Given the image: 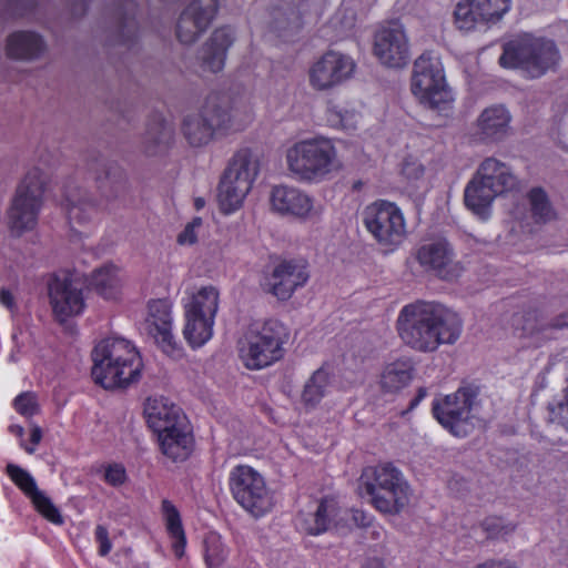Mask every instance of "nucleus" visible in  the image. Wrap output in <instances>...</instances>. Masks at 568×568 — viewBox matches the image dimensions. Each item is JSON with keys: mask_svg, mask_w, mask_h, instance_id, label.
Returning a JSON list of instances; mask_svg holds the SVG:
<instances>
[{"mask_svg": "<svg viewBox=\"0 0 568 568\" xmlns=\"http://www.w3.org/2000/svg\"><path fill=\"white\" fill-rule=\"evenodd\" d=\"M92 378L105 389L126 387L141 375L142 359L135 346L122 337H108L92 352Z\"/></svg>", "mask_w": 568, "mask_h": 568, "instance_id": "f03ea898", "label": "nucleus"}, {"mask_svg": "<svg viewBox=\"0 0 568 568\" xmlns=\"http://www.w3.org/2000/svg\"><path fill=\"white\" fill-rule=\"evenodd\" d=\"M484 529L488 538H504L514 531L515 526L501 518H489L485 520Z\"/></svg>", "mask_w": 568, "mask_h": 568, "instance_id": "49530a36", "label": "nucleus"}, {"mask_svg": "<svg viewBox=\"0 0 568 568\" xmlns=\"http://www.w3.org/2000/svg\"><path fill=\"white\" fill-rule=\"evenodd\" d=\"M407 499H368V503L389 520L408 514Z\"/></svg>", "mask_w": 568, "mask_h": 568, "instance_id": "a19ab883", "label": "nucleus"}, {"mask_svg": "<svg viewBox=\"0 0 568 568\" xmlns=\"http://www.w3.org/2000/svg\"><path fill=\"white\" fill-rule=\"evenodd\" d=\"M511 114L504 104L485 108L476 121V134L484 143L503 141L509 130Z\"/></svg>", "mask_w": 568, "mask_h": 568, "instance_id": "5701e85b", "label": "nucleus"}, {"mask_svg": "<svg viewBox=\"0 0 568 568\" xmlns=\"http://www.w3.org/2000/svg\"><path fill=\"white\" fill-rule=\"evenodd\" d=\"M359 487L364 488L371 497H378V490L388 493L393 497L409 495L408 483L392 463L364 467L359 477Z\"/></svg>", "mask_w": 568, "mask_h": 568, "instance_id": "2eb2a0df", "label": "nucleus"}, {"mask_svg": "<svg viewBox=\"0 0 568 568\" xmlns=\"http://www.w3.org/2000/svg\"><path fill=\"white\" fill-rule=\"evenodd\" d=\"M345 516H351L355 526L366 527L371 524L372 517L361 509H353L352 511H345Z\"/></svg>", "mask_w": 568, "mask_h": 568, "instance_id": "6e6d98bb", "label": "nucleus"}, {"mask_svg": "<svg viewBox=\"0 0 568 568\" xmlns=\"http://www.w3.org/2000/svg\"><path fill=\"white\" fill-rule=\"evenodd\" d=\"M558 59L559 52L554 41L524 33L504 43L499 64L504 69H520L530 78H539Z\"/></svg>", "mask_w": 568, "mask_h": 568, "instance_id": "39448f33", "label": "nucleus"}, {"mask_svg": "<svg viewBox=\"0 0 568 568\" xmlns=\"http://www.w3.org/2000/svg\"><path fill=\"white\" fill-rule=\"evenodd\" d=\"M463 327L457 312L442 303L422 300L403 306L396 321L399 338L419 353H434L442 345H454Z\"/></svg>", "mask_w": 568, "mask_h": 568, "instance_id": "f257e3e1", "label": "nucleus"}, {"mask_svg": "<svg viewBox=\"0 0 568 568\" xmlns=\"http://www.w3.org/2000/svg\"><path fill=\"white\" fill-rule=\"evenodd\" d=\"M513 325L520 331L519 337H537L549 328L568 327V314H562L554 322L547 323L538 310H529L523 315L513 316Z\"/></svg>", "mask_w": 568, "mask_h": 568, "instance_id": "c756f323", "label": "nucleus"}, {"mask_svg": "<svg viewBox=\"0 0 568 568\" xmlns=\"http://www.w3.org/2000/svg\"><path fill=\"white\" fill-rule=\"evenodd\" d=\"M150 135L155 143L168 142L172 136V129L166 125L161 116H158L154 124L149 129Z\"/></svg>", "mask_w": 568, "mask_h": 568, "instance_id": "8fccbe9b", "label": "nucleus"}, {"mask_svg": "<svg viewBox=\"0 0 568 568\" xmlns=\"http://www.w3.org/2000/svg\"><path fill=\"white\" fill-rule=\"evenodd\" d=\"M258 171L260 163L251 149L243 148L233 155L219 183L217 200L223 213H232L242 205Z\"/></svg>", "mask_w": 568, "mask_h": 568, "instance_id": "0eeeda50", "label": "nucleus"}, {"mask_svg": "<svg viewBox=\"0 0 568 568\" xmlns=\"http://www.w3.org/2000/svg\"><path fill=\"white\" fill-rule=\"evenodd\" d=\"M144 329L155 339L166 355L173 358L182 356V347L172 334L171 305L166 300L149 302Z\"/></svg>", "mask_w": 568, "mask_h": 568, "instance_id": "4468645a", "label": "nucleus"}, {"mask_svg": "<svg viewBox=\"0 0 568 568\" xmlns=\"http://www.w3.org/2000/svg\"><path fill=\"white\" fill-rule=\"evenodd\" d=\"M184 338L192 348L203 346L212 336L213 320L203 316L185 314Z\"/></svg>", "mask_w": 568, "mask_h": 568, "instance_id": "f704fd0d", "label": "nucleus"}, {"mask_svg": "<svg viewBox=\"0 0 568 568\" xmlns=\"http://www.w3.org/2000/svg\"><path fill=\"white\" fill-rule=\"evenodd\" d=\"M9 432L11 434H13L14 436L19 437L20 442L23 440L24 428L22 426H20V425H10L9 426Z\"/></svg>", "mask_w": 568, "mask_h": 568, "instance_id": "e2e57ef3", "label": "nucleus"}, {"mask_svg": "<svg viewBox=\"0 0 568 568\" xmlns=\"http://www.w3.org/2000/svg\"><path fill=\"white\" fill-rule=\"evenodd\" d=\"M285 17L284 20H278L277 18L274 21V29L280 32L286 31H297L302 28L303 21L301 16L295 12L293 9L290 10V13H283Z\"/></svg>", "mask_w": 568, "mask_h": 568, "instance_id": "09e8293b", "label": "nucleus"}, {"mask_svg": "<svg viewBox=\"0 0 568 568\" xmlns=\"http://www.w3.org/2000/svg\"><path fill=\"white\" fill-rule=\"evenodd\" d=\"M331 377L323 367L316 369L306 381L301 400L306 410L314 409L324 398Z\"/></svg>", "mask_w": 568, "mask_h": 568, "instance_id": "72a5a7b5", "label": "nucleus"}, {"mask_svg": "<svg viewBox=\"0 0 568 568\" xmlns=\"http://www.w3.org/2000/svg\"><path fill=\"white\" fill-rule=\"evenodd\" d=\"M16 2L18 3H21V4H26L27 2H29L30 0H14Z\"/></svg>", "mask_w": 568, "mask_h": 568, "instance_id": "774afa93", "label": "nucleus"}, {"mask_svg": "<svg viewBox=\"0 0 568 568\" xmlns=\"http://www.w3.org/2000/svg\"><path fill=\"white\" fill-rule=\"evenodd\" d=\"M43 185V173L38 168L30 170L19 184L8 211L9 227L17 235L37 225Z\"/></svg>", "mask_w": 568, "mask_h": 568, "instance_id": "6e6552de", "label": "nucleus"}, {"mask_svg": "<svg viewBox=\"0 0 568 568\" xmlns=\"http://www.w3.org/2000/svg\"><path fill=\"white\" fill-rule=\"evenodd\" d=\"M251 120L239 85H232L227 91L215 90V136L243 131Z\"/></svg>", "mask_w": 568, "mask_h": 568, "instance_id": "f8f14e48", "label": "nucleus"}, {"mask_svg": "<svg viewBox=\"0 0 568 568\" xmlns=\"http://www.w3.org/2000/svg\"><path fill=\"white\" fill-rule=\"evenodd\" d=\"M44 50L41 37L30 31H19L9 36L7 40V55L17 60H32Z\"/></svg>", "mask_w": 568, "mask_h": 568, "instance_id": "7c9ffc66", "label": "nucleus"}, {"mask_svg": "<svg viewBox=\"0 0 568 568\" xmlns=\"http://www.w3.org/2000/svg\"><path fill=\"white\" fill-rule=\"evenodd\" d=\"M478 390L468 385L456 392L437 397L432 403V415L437 423L455 437H465L463 425L471 418Z\"/></svg>", "mask_w": 568, "mask_h": 568, "instance_id": "9d476101", "label": "nucleus"}, {"mask_svg": "<svg viewBox=\"0 0 568 568\" xmlns=\"http://www.w3.org/2000/svg\"><path fill=\"white\" fill-rule=\"evenodd\" d=\"M475 174L500 195L513 191L518 184L517 178L513 174L510 168L495 158H486L479 164Z\"/></svg>", "mask_w": 568, "mask_h": 568, "instance_id": "bb28decb", "label": "nucleus"}, {"mask_svg": "<svg viewBox=\"0 0 568 568\" xmlns=\"http://www.w3.org/2000/svg\"><path fill=\"white\" fill-rule=\"evenodd\" d=\"M13 406L16 410L24 417H32L39 409L37 396L31 392L18 395L13 400Z\"/></svg>", "mask_w": 568, "mask_h": 568, "instance_id": "a18cd8bd", "label": "nucleus"}, {"mask_svg": "<svg viewBox=\"0 0 568 568\" xmlns=\"http://www.w3.org/2000/svg\"><path fill=\"white\" fill-rule=\"evenodd\" d=\"M362 568H385V565L381 558H371L365 561Z\"/></svg>", "mask_w": 568, "mask_h": 568, "instance_id": "680f3d73", "label": "nucleus"}, {"mask_svg": "<svg viewBox=\"0 0 568 568\" xmlns=\"http://www.w3.org/2000/svg\"><path fill=\"white\" fill-rule=\"evenodd\" d=\"M156 435L161 454L171 462H184L193 453L194 437L189 422Z\"/></svg>", "mask_w": 568, "mask_h": 568, "instance_id": "b1692460", "label": "nucleus"}, {"mask_svg": "<svg viewBox=\"0 0 568 568\" xmlns=\"http://www.w3.org/2000/svg\"><path fill=\"white\" fill-rule=\"evenodd\" d=\"M33 508L40 513L45 519L54 525L64 523L63 516L59 508L52 503V499H30Z\"/></svg>", "mask_w": 568, "mask_h": 568, "instance_id": "c03bdc74", "label": "nucleus"}, {"mask_svg": "<svg viewBox=\"0 0 568 568\" xmlns=\"http://www.w3.org/2000/svg\"><path fill=\"white\" fill-rule=\"evenodd\" d=\"M232 497H263L266 489L264 477L248 465H236L229 475Z\"/></svg>", "mask_w": 568, "mask_h": 568, "instance_id": "393cba45", "label": "nucleus"}, {"mask_svg": "<svg viewBox=\"0 0 568 568\" xmlns=\"http://www.w3.org/2000/svg\"><path fill=\"white\" fill-rule=\"evenodd\" d=\"M193 121L191 119L185 120L184 122V133L189 140V142L193 145H200L204 142L206 132L209 129L206 126L199 128V133L193 132Z\"/></svg>", "mask_w": 568, "mask_h": 568, "instance_id": "603ef678", "label": "nucleus"}, {"mask_svg": "<svg viewBox=\"0 0 568 568\" xmlns=\"http://www.w3.org/2000/svg\"><path fill=\"white\" fill-rule=\"evenodd\" d=\"M428 394V390L425 386H420L417 388L416 395L412 398V400L408 404V407L402 412V416H405L406 414L413 412L415 408L418 407V405L426 398Z\"/></svg>", "mask_w": 568, "mask_h": 568, "instance_id": "4d7b16f0", "label": "nucleus"}, {"mask_svg": "<svg viewBox=\"0 0 568 568\" xmlns=\"http://www.w3.org/2000/svg\"><path fill=\"white\" fill-rule=\"evenodd\" d=\"M333 499H322L312 511L301 513L296 519L295 525L301 531L317 536L325 532L332 523V516H335V506Z\"/></svg>", "mask_w": 568, "mask_h": 568, "instance_id": "c85d7f7f", "label": "nucleus"}, {"mask_svg": "<svg viewBox=\"0 0 568 568\" xmlns=\"http://www.w3.org/2000/svg\"><path fill=\"white\" fill-rule=\"evenodd\" d=\"M410 90L426 108L437 111L452 108L454 97L446 83L443 64L432 51L424 52L415 60Z\"/></svg>", "mask_w": 568, "mask_h": 568, "instance_id": "423d86ee", "label": "nucleus"}, {"mask_svg": "<svg viewBox=\"0 0 568 568\" xmlns=\"http://www.w3.org/2000/svg\"><path fill=\"white\" fill-rule=\"evenodd\" d=\"M204 205H205V201H204V199H202V197H196V199L194 200V206H195V209H196V210H201V209H203V207H204Z\"/></svg>", "mask_w": 568, "mask_h": 568, "instance_id": "0e129e2a", "label": "nucleus"}, {"mask_svg": "<svg viewBox=\"0 0 568 568\" xmlns=\"http://www.w3.org/2000/svg\"><path fill=\"white\" fill-rule=\"evenodd\" d=\"M7 474L27 497H43L38 489L34 478L26 469L9 464L7 466Z\"/></svg>", "mask_w": 568, "mask_h": 568, "instance_id": "58836bf2", "label": "nucleus"}, {"mask_svg": "<svg viewBox=\"0 0 568 568\" xmlns=\"http://www.w3.org/2000/svg\"><path fill=\"white\" fill-rule=\"evenodd\" d=\"M374 54L382 64L399 69L409 62V44L400 27L383 28L374 39Z\"/></svg>", "mask_w": 568, "mask_h": 568, "instance_id": "a211bd4d", "label": "nucleus"}, {"mask_svg": "<svg viewBox=\"0 0 568 568\" xmlns=\"http://www.w3.org/2000/svg\"><path fill=\"white\" fill-rule=\"evenodd\" d=\"M236 501L254 518L264 516L272 508V499H236Z\"/></svg>", "mask_w": 568, "mask_h": 568, "instance_id": "de8ad7c7", "label": "nucleus"}, {"mask_svg": "<svg viewBox=\"0 0 568 568\" xmlns=\"http://www.w3.org/2000/svg\"><path fill=\"white\" fill-rule=\"evenodd\" d=\"M63 207L67 211L71 225L85 224L98 214L97 205L80 189L67 191Z\"/></svg>", "mask_w": 568, "mask_h": 568, "instance_id": "2f4dec72", "label": "nucleus"}, {"mask_svg": "<svg viewBox=\"0 0 568 568\" xmlns=\"http://www.w3.org/2000/svg\"><path fill=\"white\" fill-rule=\"evenodd\" d=\"M455 252L446 239H437L423 244L416 253V260L422 267L434 272L438 277L450 281L458 276L459 267L454 263Z\"/></svg>", "mask_w": 568, "mask_h": 568, "instance_id": "f3484780", "label": "nucleus"}, {"mask_svg": "<svg viewBox=\"0 0 568 568\" xmlns=\"http://www.w3.org/2000/svg\"><path fill=\"white\" fill-rule=\"evenodd\" d=\"M101 478L104 483L112 487H122L126 484L129 477L126 469L121 463H106L103 464L100 468Z\"/></svg>", "mask_w": 568, "mask_h": 568, "instance_id": "79ce46f5", "label": "nucleus"}, {"mask_svg": "<svg viewBox=\"0 0 568 568\" xmlns=\"http://www.w3.org/2000/svg\"><path fill=\"white\" fill-rule=\"evenodd\" d=\"M272 209L281 215H291L305 221L314 214V201L297 187L276 185L271 192Z\"/></svg>", "mask_w": 568, "mask_h": 568, "instance_id": "aec40b11", "label": "nucleus"}, {"mask_svg": "<svg viewBox=\"0 0 568 568\" xmlns=\"http://www.w3.org/2000/svg\"><path fill=\"white\" fill-rule=\"evenodd\" d=\"M361 186H362V182H361V181H357V182H355V183H354L353 189H354V190H359V189H361Z\"/></svg>", "mask_w": 568, "mask_h": 568, "instance_id": "338daca9", "label": "nucleus"}, {"mask_svg": "<svg viewBox=\"0 0 568 568\" xmlns=\"http://www.w3.org/2000/svg\"><path fill=\"white\" fill-rule=\"evenodd\" d=\"M308 264L305 260H284L272 273L271 293L281 301L288 300L293 293L308 281Z\"/></svg>", "mask_w": 568, "mask_h": 568, "instance_id": "6ab92c4d", "label": "nucleus"}, {"mask_svg": "<svg viewBox=\"0 0 568 568\" xmlns=\"http://www.w3.org/2000/svg\"><path fill=\"white\" fill-rule=\"evenodd\" d=\"M205 561H206L207 567L211 568L212 560H211V556L209 554H206V556H205Z\"/></svg>", "mask_w": 568, "mask_h": 568, "instance_id": "69168bd1", "label": "nucleus"}, {"mask_svg": "<svg viewBox=\"0 0 568 568\" xmlns=\"http://www.w3.org/2000/svg\"><path fill=\"white\" fill-rule=\"evenodd\" d=\"M531 215L537 223H546L555 219L556 213L549 202L548 195L540 186L532 187L528 194Z\"/></svg>", "mask_w": 568, "mask_h": 568, "instance_id": "4c0bfd02", "label": "nucleus"}, {"mask_svg": "<svg viewBox=\"0 0 568 568\" xmlns=\"http://www.w3.org/2000/svg\"><path fill=\"white\" fill-rule=\"evenodd\" d=\"M19 335H22L21 331L20 332L14 331L13 334H12V339H13V343H14V349H12V352L9 355V361L10 362H17L19 359V357L17 355L18 352H19V348H20Z\"/></svg>", "mask_w": 568, "mask_h": 568, "instance_id": "052dcab7", "label": "nucleus"}, {"mask_svg": "<svg viewBox=\"0 0 568 568\" xmlns=\"http://www.w3.org/2000/svg\"><path fill=\"white\" fill-rule=\"evenodd\" d=\"M0 302L3 306L9 310H12L14 306V301L11 292L9 290L2 288L0 291Z\"/></svg>", "mask_w": 568, "mask_h": 568, "instance_id": "bf43d9fd", "label": "nucleus"}, {"mask_svg": "<svg viewBox=\"0 0 568 568\" xmlns=\"http://www.w3.org/2000/svg\"><path fill=\"white\" fill-rule=\"evenodd\" d=\"M498 195L500 194L495 189L474 174L464 190V203L473 214L487 220L491 214L493 202Z\"/></svg>", "mask_w": 568, "mask_h": 568, "instance_id": "a878e982", "label": "nucleus"}, {"mask_svg": "<svg viewBox=\"0 0 568 568\" xmlns=\"http://www.w3.org/2000/svg\"><path fill=\"white\" fill-rule=\"evenodd\" d=\"M90 285L104 298H114L119 287L116 267L105 265L97 270L91 276Z\"/></svg>", "mask_w": 568, "mask_h": 568, "instance_id": "c9c22d12", "label": "nucleus"}, {"mask_svg": "<svg viewBox=\"0 0 568 568\" xmlns=\"http://www.w3.org/2000/svg\"><path fill=\"white\" fill-rule=\"evenodd\" d=\"M95 540L99 542V555L102 557L106 556L111 551L112 544L109 538L108 529L104 526H97Z\"/></svg>", "mask_w": 568, "mask_h": 568, "instance_id": "864d4df0", "label": "nucleus"}, {"mask_svg": "<svg viewBox=\"0 0 568 568\" xmlns=\"http://www.w3.org/2000/svg\"><path fill=\"white\" fill-rule=\"evenodd\" d=\"M288 338L286 326L277 320L252 323L237 342L239 357L247 369L266 368L284 357Z\"/></svg>", "mask_w": 568, "mask_h": 568, "instance_id": "7ed1b4c3", "label": "nucleus"}, {"mask_svg": "<svg viewBox=\"0 0 568 568\" xmlns=\"http://www.w3.org/2000/svg\"><path fill=\"white\" fill-rule=\"evenodd\" d=\"M511 0H460L455 8V24L459 30L486 29L498 23L509 11Z\"/></svg>", "mask_w": 568, "mask_h": 568, "instance_id": "9b49d317", "label": "nucleus"}, {"mask_svg": "<svg viewBox=\"0 0 568 568\" xmlns=\"http://www.w3.org/2000/svg\"><path fill=\"white\" fill-rule=\"evenodd\" d=\"M425 174V166L418 158L407 155L400 164V175L407 181L408 184H414L422 180Z\"/></svg>", "mask_w": 568, "mask_h": 568, "instance_id": "37998d69", "label": "nucleus"}, {"mask_svg": "<svg viewBox=\"0 0 568 568\" xmlns=\"http://www.w3.org/2000/svg\"><path fill=\"white\" fill-rule=\"evenodd\" d=\"M478 568H517L514 562L507 559L488 560L478 566Z\"/></svg>", "mask_w": 568, "mask_h": 568, "instance_id": "13d9d810", "label": "nucleus"}, {"mask_svg": "<svg viewBox=\"0 0 568 568\" xmlns=\"http://www.w3.org/2000/svg\"><path fill=\"white\" fill-rule=\"evenodd\" d=\"M213 0H196L192 2L181 14L178 23V38L189 44L206 30L213 19Z\"/></svg>", "mask_w": 568, "mask_h": 568, "instance_id": "4be33fe9", "label": "nucleus"}, {"mask_svg": "<svg viewBox=\"0 0 568 568\" xmlns=\"http://www.w3.org/2000/svg\"><path fill=\"white\" fill-rule=\"evenodd\" d=\"M286 163L292 175L306 183H321L339 168L336 146L322 136L294 143L286 152Z\"/></svg>", "mask_w": 568, "mask_h": 568, "instance_id": "20e7f679", "label": "nucleus"}, {"mask_svg": "<svg viewBox=\"0 0 568 568\" xmlns=\"http://www.w3.org/2000/svg\"><path fill=\"white\" fill-rule=\"evenodd\" d=\"M42 439V429L38 425H33L30 429V444H26L23 440L20 442V446L28 453L33 454L37 446Z\"/></svg>", "mask_w": 568, "mask_h": 568, "instance_id": "5fc2aeb1", "label": "nucleus"}, {"mask_svg": "<svg viewBox=\"0 0 568 568\" xmlns=\"http://www.w3.org/2000/svg\"><path fill=\"white\" fill-rule=\"evenodd\" d=\"M415 365L410 357L403 356L387 363L379 377L384 393L396 394L409 385L414 378Z\"/></svg>", "mask_w": 568, "mask_h": 568, "instance_id": "cd10ccee", "label": "nucleus"}, {"mask_svg": "<svg viewBox=\"0 0 568 568\" xmlns=\"http://www.w3.org/2000/svg\"><path fill=\"white\" fill-rule=\"evenodd\" d=\"M214 39H215V74H216L217 69H222L224 67L226 51L233 44V42L235 40L234 29L229 26L215 28Z\"/></svg>", "mask_w": 568, "mask_h": 568, "instance_id": "ea45409f", "label": "nucleus"}, {"mask_svg": "<svg viewBox=\"0 0 568 568\" xmlns=\"http://www.w3.org/2000/svg\"><path fill=\"white\" fill-rule=\"evenodd\" d=\"M144 415L155 434L187 422L182 408L164 396L149 397L144 404Z\"/></svg>", "mask_w": 568, "mask_h": 568, "instance_id": "412c9836", "label": "nucleus"}, {"mask_svg": "<svg viewBox=\"0 0 568 568\" xmlns=\"http://www.w3.org/2000/svg\"><path fill=\"white\" fill-rule=\"evenodd\" d=\"M49 296L53 313L60 322L80 315L85 306L82 290L68 274L54 275L51 278Z\"/></svg>", "mask_w": 568, "mask_h": 568, "instance_id": "dca6fc26", "label": "nucleus"}, {"mask_svg": "<svg viewBox=\"0 0 568 568\" xmlns=\"http://www.w3.org/2000/svg\"><path fill=\"white\" fill-rule=\"evenodd\" d=\"M185 314L213 320V287H201L192 293L184 303Z\"/></svg>", "mask_w": 568, "mask_h": 568, "instance_id": "e433bc0d", "label": "nucleus"}, {"mask_svg": "<svg viewBox=\"0 0 568 568\" xmlns=\"http://www.w3.org/2000/svg\"><path fill=\"white\" fill-rule=\"evenodd\" d=\"M202 226V219L194 217L185 229L180 233L178 242L182 245L194 244L196 242V230Z\"/></svg>", "mask_w": 568, "mask_h": 568, "instance_id": "3c124183", "label": "nucleus"}, {"mask_svg": "<svg viewBox=\"0 0 568 568\" xmlns=\"http://www.w3.org/2000/svg\"><path fill=\"white\" fill-rule=\"evenodd\" d=\"M355 61L346 54L328 50L308 70L310 85L316 91H326L351 79Z\"/></svg>", "mask_w": 568, "mask_h": 568, "instance_id": "ddd939ff", "label": "nucleus"}, {"mask_svg": "<svg viewBox=\"0 0 568 568\" xmlns=\"http://www.w3.org/2000/svg\"><path fill=\"white\" fill-rule=\"evenodd\" d=\"M363 223L379 245L394 250L406 236L402 210L393 202L377 200L363 212Z\"/></svg>", "mask_w": 568, "mask_h": 568, "instance_id": "1a4fd4ad", "label": "nucleus"}, {"mask_svg": "<svg viewBox=\"0 0 568 568\" xmlns=\"http://www.w3.org/2000/svg\"><path fill=\"white\" fill-rule=\"evenodd\" d=\"M162 510L166 530L172 539L173 551L178 558H182L186 546V537L180 511L169 499H163Z\"/></svg>", "mask_w": 568, "mask_h": 568, "instance_id": "473e14b6", "label": "nucleus"}]
</instances>
